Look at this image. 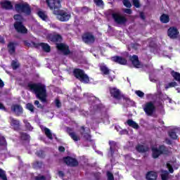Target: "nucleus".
I'll use <instances>...</instances> for the list:
<instances>
[{
  "instance_id": "obj_46",
  "label": "nucleus",
  "mask_w": 180,
  "mask_h": 180,
  "mask_svg": "<svg viewBox=\"0 0 180 180\" xmlns=\"http://www.w3.org/2000/svg\"><path fill=\"white\" fill-rule=\"evenodd\" d=\"M34 104L39 108V109H44V105L40 104L39 101H35Z\"/></svg>"
},
{
  "instance_id": "obj_42",
  "label": "nucleus",
  "mask_w": 180,
  "mask_h": 180,
  "mask_svg": "<svg viewBox=\"0 0 180 180\" xmlns=\"http://www.w3.org/2000/svg\"><path fill=\"white\" fill-rule=\"evenodd\" d=\"M122 4L126 8H131V3L129 0H122Z\"/></svg>"
},
{
  "instance_id": "obj_14",
  "label": "nucleus",
  "mask_w": 180,
  "mask_h": 180,
  "mask_svg": "<svg viewBox=\"0 0 180 180\" xmlns=\"http://www.w3.org/2000/svg\"><path fill=\"white\" fill-rule=\"evenodd\" d=\"M167 36L169 39H172L175 40V39H178V36H179V31L176 27H170L167 30Z\"/></svg>"
},
{
  "instance_id": "obj_31",
  "label": "nucleus",
  "mask_w": 180,
  "mask_h": 180,
  "mask_svg": "<svg viewBox=\"0 0 180 180\" xmlns=\"http://www.w3.org/2000/svg\"><path fill=\"white\" fill-rule=\"evenodd\" d=\"M20 136L21 140H23L24 141H27L30 140V135H29L26 132H20Z\"/></svg>"
},
{
  "instance_id": "obj_43",
  "label": "nucleus",
  "mask_w": 180,
  "mask_h": 180,
  "mask_svg": "<svg viewBox=\"0 0 180 180\" xmlns=\"http://www.w3.org/2000/svg\"><path fill=\"white\" fill-rule=\"evenodd\" d=\"M20 66L19 63L16 60H12L11 67L13 70H18V68Z\"/></svg>"
},
{
  "instance_id": "obj_34",
  "label": "nucleus",
  "mask_w": 180,
  "mask_h": 180,
  "mask_svg": "<svg viewBox=\"0 0 180 180\" xmlns=\"http://www.w3.org/2000/svg\"><path fill=\"white\" fill-rule=\"evenodd\" d=\"M109 146H110V151L111 153V155H113V154H115L114 147L115 146H116V142H115L114 141H110Z\"/></svg>"
},
{
  "instance_id": "obj_38",
  "label": "nucleus",
  "mask_w": 180,
  "mask_h": 180,
  "mask_svg": "<svg viewBox=\"0 0 180 180\" xmlns=\"http://www.w3.org/2000/svg\"><path fill=\"white\" fill-rule=\"evenodd\" d=\"M0 179L2 180H8V177L6 176V173L5 170L0 169Z\"/></svg>"
},
{
  "instance_id": "obj_15",
  "label": "nucleus",
  "mask_w": 180,
  "mask_h": 180,
  "mask_svg": "<svg viewBox=\"0 0 180 180\" xmlns=\"http://www.w3.org/2000/svg\"><path fill=\"white\" fill-rule=\"evenodd\" d=\"M32 46H34V47H35V49H37L38 47H41L42 50L44 51H45V53H50V51H51V47H50V45H49V44H46V43H40V44H36V42L32 41L31 42Z\"/></svg>"
},
{
  "instance_id": "obj_49",
  "label": "nucleus",
  "mask_w": 180,
  "mask_h": 180,
  "mask_svg": "<svg viewBox=\"0 0 180 180\" xmlns=\"http://www.w3.org/2000/svg\"><path fill=\"white\" fill-rule=\"evenodd\" d=\"M55 105L56 108H58V109H60V108H61L62 105H61V101H60V99L56 98L55 100Z\"/></svg>"
},
{
  "instance_id": "obj_24",
  "label": "nucleus",
  "mask_w": 180,
  "mask_h": 180,
  "mask_svg": "<svg viewBox=\"0 0 180 180\" xmlns=\"http://www.w3.org/2000/svg\"><path fill=\"white\" fill-rule=\"evenodd\" d=\"M157 178H158V174L154 171L148 172L146 174L147 180H157Z\"/></svg>"
},
{
  "instance_id": "obj_40",
  "label": "nucleus",
  "mask_w": 180,
  "mask_h": 180,
  "mask_svg": "<svg viewBox=\"0 0 180 180\" xmlns=\"http://www.w3.org/2000/svg\"><path fill=\"white\" fill-rule=\"evenodd\" d=\"M13 19L14 20H16V22H22L23 17L20 14H15L13 16Z\"/></svg>"
},
{
  "instance_id": "obj_52",
  "label": "nucleus",
  "mask_w": 180,
  "mask_h": 180,
  "mask_svg": "<svg viewBox=\"0 0 180 180\" xmlns=\"http://www.w3.org/2000/svg\"><path fill=\"white\" fill-rule=\"evenodd\" d=\"M167 166L169 169V172H170V174H173L174 173V168H172V166H171V165H169V163L167 164Z\"/></svg>"
},
{
  "instance_id": "obj_6",
  "label": "nucleus",
  "mask_w": 180,
  "mask_h": 180,
  "mask_svg": "<svg viewBox=\"0 0 180 180\" xmlns=\"http://www.w3.org/2000/svg\"><path fill=\"white\" fill-rule=\"evenodd\" d=\"M169 153L168 148L165 145H160L159 148H152L153 158H158L160 155H167Z\"/></svg>"
},
{
  "instance_id": "obj_37",
  "label": "nucleus",
  "mask_w": 180,
  "mask_h": 180,
  "mask_svg": "<svg viewBox=\"0 0 180 180\" xmlns=\"http://www.w3.org/2000/svg\"><path fill=\"white\" fill-rule=\"evenodd\" d=\"M34 168H37V169H40L43 167V162L41 161H36L33 164Z\"/></svg>"
},
{
  "instance_id": "obj_30",
  "label": "nucleus",
  "mask_w": 180,
  "mask_h": 180,
  "mask_svg": "<svg viewBox=\"0 0 180 180\" xmlns=\"http://www.w3.org/2000/svg\"><path fill=\"white\" fill-rule=\"evenodd\" d=\"M171 75L173 77L175 81H177L180 84V73L178 72H175L174 70H172L171 72Z\"/></svg>"
},
{
  "instance_id": "obj_11",
  "label": "nucleus",
  "mask_w": 180,
  "mask_h": 180,
  "mask_svg": "<svg viewBox=\"0 0 180 180\" xmlns=\"http://www.w3.org/2000/svg\"><path fill=\"white\" fill-rule=\"evenodd\" d=\"M14 29L16 30L17 33H20V34H27V28L23 25L22 21H15L14 22Z\"/></svg>"
},
{
  "instance_id": "obj_29",
  "label": "nucleus",
  "mask_w": 180,
  "mask_h": 180,
  "mask_svg": "<svg viewBox=\"0 0 180 180\" xmlns=\"http://www.w3.org/2000/svg\"><path fill=\"white\" fill-rule=\"evenodd\" d=\"M136 150L138 153H147L148 151V149L146 146L140 144L136 146Z\"/></svg>"
},
{
  "instance_id": "obj_33",
  "label": "nucleus",
  "mask_w": 180,
  "mask_h": 180,
  "mask_svg": "<svg viewBox=\"0 0 180 180\" xmlns=\"http://www.w3.org/2000/svg\"><path fill=\"white\" fill-rule=\"evenodd\" d=\"M23 123L25 124L26 130L28 131H32L33 130V127H32L30 122H27V120H23Z\"/></svg>"
},
{
  "instance_id": "obj_57",
  "label": "nucleus",
  "mask_w": 180,
  "mask_h": 180,
  "mask_svg": "<svg viewBox=\"0 0 180 180\" xmlns=\"http://www.w3.org/2000/svg\"><path fill=\"white\" fill-rule=\"evenodd\" d=\"M58 150L60 153H64L65 151V148H64V146H59Z\"/></svg>"
},
{
  "instance_id": "obj_48",
  "label": "nucleus",
  "mask_w": 180,
  "mask_h": 180,
  "mask_svg": "<svg viewBox=\"0 0 180 180\" xmlns=\"http://www.w3.org/2000/svg\"><path fill=\"white\" fill-rule=\"evenodd\" d=\"M136 95H137V96H139V98H144V92L140 91V90H137L135 91Z\"/></svg>"
},
{
  "instance_id": "obj_35",
  "label": "nucleus",
  "mask_w": 180,
  "mask_h": 180,
  "mask_svg": "<svg viewBox=\"0 0 180 180\" xmlns=\"http://www.w3.org/2000/svg\"><path fill=\"white\" fill-rule=\"evenodd\" d=\"M95 112H102L105 109V106L102 104H96L94 106Z\"/></svg>"
},
{
  "instance_id": "obj_7",
  "label": "nucleus",
  "mask_w": 180,
  "mask_h": 180,
  "mask_svg": "<svg viewBox=\"0 0 180 180\" xmlns=\"http://www.w3.org/2000/svg\"><path fill=\"white\" fill-rule=\"evenodd\" d=\"M79 133L84 137L86 141H92V136H91V129L85 125L81 126L79 129Z\"/></svg>"
},
{
  "instance_id": "obj_16",
  "label": "nucleus",
  "mask_w": 180,
  "mask_h": 180,
  "mask_svg": "<svg viewBox=\"0 0 180 180\" xmlns=\"http://www.w3.org/2000/svg\"><path fill=\"white\" fill-rule=\"evenodd\" d=\"M111 60L116 64H120V65H127V60L126 58H123L119 56H115L111 57Z\"/></svg>"
},
{
  "instance_id": "obj_50",
  "label": "nucleus",
  "mask_w": 180,
  "mask_h": 180,
  "mask_svg": "<svg viewBox=\"0 0 180 180\" xmlns=\"http://www.w3.org/2000/svg\"><path fill=\"white\" fill-rule=\"evenodd\" d=\"M107 176H108V180H115L113 174H112V172H107Z\"/></svg>"
},
{
  "instance_id": "obj_20",
  "label": "nucleus",
  "mask_w": 180,
  "mask_h": 180,
  "mask_svg": "<svg viewBox=\"0 0 180 180\" xmlns=\"http://www.w3.org/2000/svg\"><path fill=\"white\" fill-rule=\"evenodd\" d=\"M10 124L15 131L20 130V122L12 117H10Z\"/></svg>"
},
{
  "instance_id": "obj_63",
  "label": "nucleus",
  "mask_w": 180,
  "mask_h": 180,
  "mask_svg": "<svg viewBox=\"0 0 180 180\" xmlns=\"http://www.w3.org/2000/svg\"><path fill=\"white\" fill-rule=\"evenodd\" d=\"M166 141H167V144H169V145L172 144V141L169 139H166Z\"/></svg>"
},
{
  "instance_id": "obj_32",
  "label": "nucleus",
  "mask_w": 180,
  "mask_h": 180,
  "mask_svg": "<svg viewBox=\"0 0 180 180\" xmlns=\"http://www.w3.org/2000/svg\"><path fill=\"white\" fill-rule=\"evenodd\" d=\"M44 131L46 137L49 139V140H53V134L51 133L50 129L45 127L44 128Z\"/></svg>"
},
{
  "instance_id": "obj_56",
  "label": "nucleus",
  "mask_w": 180,
  "mask_h": 180,
  "mask_svg": "<svg viewBox=\"0 0 180 180\" xmlns=\"http://www.w3.org/2000/svg\"><path fill=\"white\" fill-rule=\"evenodd\" d=\"M58 176H60V178H64V176H65V174H64V172L63 171H58Z\"/></svg>"
},
{
  "instance_id": "obj_62",
  "label": "nucleus",
  "mask_w": 180,
  "mask_h": 180,
  "mask_svg": "<svg viewBox=\"0 0 180 180\" xmlns=\"http://www.w3.org/2000/svg\"><path fill=\"white\" fill-rule=\"evenodd\" d=\"M25 46H27V47H30L32 46V44L29 43L27 41H24Z\"/></svg>"
},
{
  "instance_id": "obj_59",
  "label": "nucleus",
  "mask_w": 180,
  "mask_h": 180,
  "mask_svg": "<svg viewBox=\"0 0 180 180\" xmlns=\"http://www.w3.org/2000/svg\"><path fill=\"white\" fill-rule=\"evenodd\" d=\"M125 13H127L128 15H131V9L130 8H127L124 11Z\"/></svg>"
},
{
  "instance_id": "obj_17",
  "label": "nucleus",
  "mask_w": 180,
  "mask_h": 180,
  "mask_svg": "<svg viewBox=\"0 0 180 180\" xmlns=\"http://www.w3.org/2000/svg\"><path fill=\"white\" fill-rule=\"evenodd\" d=\"M47 39L52 43H61L63 41V37L60 34H50L48 35Z\"/></svg>"
},
{
  "instance_id": "obj_58",
  "label": "nucleus",
  "mask_w": 180,
  "mask_h": 180,
  "mask_svg": "<svg viewBox=\"0 0 180 180\" xmlns=\"http://www.w3.org/2000/svg\"><path fill=\"white\" fill-rule=\"evenodd\" d=\"M0 43L1 44H5V39L4 38V37H1L0 35Z\"/></svg>"
},
{
  "instance_id": "obj_44",
  "label": "nucleus",
  "mask_w": 180,
  "mask_h": 180,
  "mask_svg": "<svg viewBox=\"0 0 180 180\" xmlns=\"http://www.w3.org/2000/svg\"><path fill=\"white\" fill-rule=\"evenodd\" d=\"M178 84L176 82H172L168 84V86L165 87L166 89H168V88H174Z\"/></svg>"
},
{
  "instance_id": "obj_36",
  "label": "nucleus",
  "mask_w": 180,
  "mask_h": 180,
  "mask_svg": "<svg viewBox=\"0 0 180 180\" xmlns=\"http://www.w3.org/2000/svg\"><path fill=\"white\" fill-rule=\"evenodd\" d=\"M169 136L172 140H176L178 139V135H176V132L174 130L169 131Z\"/></svg>"
},
{
  "instance_id": "obj_54",
  "label": "nucleus",
  "mask_w": 180,
  "mask_h": 180,
  "mask_svg": "<svg viewBox=\"0 0 180 180\" xmlns=\"http://www.w3.org/2000/svg\"><path fill=\"white\" fill-rule=\"evenodd\" d=\"M139 16L142 20H146V15L144 14V12L141 11L139 13Z\"/></svg>"
},
{
  "instance_id": "obj_10",
  "label": "nucleus",
  "mask_w": 180,
  "mask_h": 180,
  "mask_svg": "<svg viewBox=\"0 0 180 180\" xmlns=\"http://www.w3.org/2000/svg\"><path fill=\"white\" fill-rule=\"evenodd\" d=\"M112 18L117 25H126L127 23V18L118 13H112Z\"/></svg>"
},
{
  "instance_id": "obj_3",
  "label": "nucleus",
  "mask_w": 180,
  "mask_h": 180,
  "mask_svg": "<svg viewBox=\"0 0 180 180\" xmlns=\"http://www.w3.org/2000/svg\"><path fill=\"white\" fill-rule=\"evenodd\" d=\"M72 74L75 79L80 81V82H83V84H89V76L85 73L84 70L80 68H75Z\"/></svg>"
},
{
  "instance_id": "obj_21",
  "label": "nucleus",
  "mask_w": 180,
  "mask_h": 180,
  "mask_svg": "<svg viewBox=\"0 0 180 180\" xmlns=\"http://www.w3.org/2000/svg\"><path fill=\"white\" fill-rule=\"evenodd\" d=\"M11 111L15 113L16 116H20L23 113V108L19 104H14L11 106Z\"/></svg>"
},
{
  "instance_id": "obj_41",
  "label": "nucleus",
  "mask_w": 180,
  "mask_h": 180,
  "mask_svg": "<svg viewBox=\"0 0 180 180\" xmlns=\"http://www.w3.org/2000/svg\"><path fill=\"white\" fill-rule=\"evenodd\" d=\"M94 2L96 5V6H103V5H105V4L103 3V0H94Z\"/></svg>"
},
{
  "instance_id": "obj_13",
  "label": "nucleus",
  "mask_w": 180,
  "mask_h": 180,
  "mask_svg": "<svg viewBox=\"0 0 180 180\" xmlns=\"http://www.w3.org/2000/svg\"><path fill=\"white\" fill-rule=\"evenodd\" d=\"M63 162L68 167H78L79 162L78 160L75 158H72L70 156H67L63 158Z\"/></svg>"
},
{
  "instance_id": "obj_4",
  "label": "nucleus",
  "mask_w": 180,
  "mask_h": 180,
  "mask_svg": "<svg viewBox=\"0 0 180 180\" xmlns=\"http://www.w3.org/2000/svg\"><path fill=\"white\" fill-rule=\"evenodd\" d=\"M109 91L110 95L111 98H113V99H116L117 101L124 99V101H125L126 102H131V100H130V98L126 97L124 94H122L120 89L116 87H110Z\"/></svg>"
},
{
  "instance_id": "obj_53",
  "label": "nucleus",
  "mask_w": 180,
  "mask_h": 180,
  "mask_svg": "<svg viewBox=\"0 0 180 180\" xmlns=\"http://www.w3.org/2000/svg\"><path fill=\"white\" fill-rule=\"evenodd\" d=\"M162 180H168V173L161 174Z\"/></svg>"
},
{
  "instance_id": "obj_39",
  "label": "nucleus",
  "mask_w": 180,
  "mask_h": 180,
  "mask_svg": "<svg viewBox=\"0 0 180 180\" xmlns=\"http://www.w3.org/2000/svg\"><path fill=\"white\" fill-rule=\"evenodd\" d=\"M27 110H30L32 113H34V105L33 104L28 103L26 105Z\"/></svg>"
},
{
  "instance_id": "obj_22",
  "label": "nucleus",
  "mask_w": 180,
  "mask_h": 180,
  "mask_svg": "<svg viewBox=\"0 0 180 180\" xmlns=\"http://www.w3.org/2000/svg\"><path fill=\"white\" fill-rule=\"evenodd\" d=\"M129 60L135 68H140V60H139V56L137 55L130 56Z\"/></svg>"
},
{
  "instance_id": "obj_9",
  "label": "nucleus",
  "mask_w": 180,
  "mask_h": 180,
  "mask_svg": "<svg viewBox=\"0 0 180 180\" xmlns=\"http://www.w3.org/2000/svg\"><path fill=\"white\" fill-rule=\"evenodd\" d=\"M155 105L153 101L146 103L143 107V110L147 116H153L155 112Z\"/></svg>"
},
{
  "instance_id": "obj_25",
  "label": "nucleus",
  "mask_w": 180,
  "mask_h": 180,
  "mask_svg": "<svg viewBox=\"0 0 180 180\" xmlns=\"http://www.w3.org/2000/svg\"><path fill=\"white\" fill-rule=\"evenodd\" d=\"M8 50L10 56H13V54L16 53V47L15 46V44H13V42L8 43Z\"/></svg>"
},
{
  "instance_id": "obj_28",
  "label": "nucleus",
  "mask_w": 180,
  "mask_h": 180,
  "mask_svg": "<svg viewBox=\"0 0 180 180\" xmlns=\"http://www.w3.org/2000/svg\"><path fill=\"white\" fill-rule=\"evenodd\" d=\"M160 20L161 23H168L169 22V15L163 13L162 15H160Z\"/></svg>"
},
{
  "instance_id": "obj_27",
  "label": "nucleus",
  "mask_w": 180,
  "mask_h": 180,
  "mask_svg": "<svg viewBox=\"0 0 180 180\" xmlns=\"http://www.w3.org/2000/svg\"><path fill=\"white\" fill-rule=\"evenodd\" d=\"M37 15L39 18H40L42 20H44L45 22H47V20H49V16L46 15V12L43 11H39L37 12Z\"/></svg>"
},
{
  "instance_id": "obj_1",
  "label": "nucleus",
  "mask_w": 180,
  "mask_h": 180,
  "mask_svg": "<svg viewBox=\"0 0 180 180\" xmlns=\"http://www.w3.org/2000/svg\"><path fill=\"white\" fill-rule=\"evenodd\" d=\"M63 0H46V4L50 11H53V15H56L60 22H68L71 19V14L68 10H61Z\"/></svg>"
},
{
  "instance_id": "obj_45",
  "label": "nucleus",
  "mask_w": 180,
  "mask_h": 180,
  "mask_svg": "<svg viewBox=\"0 0 180 180\" xmlns=\"http://www.w3.org/2000/svg\"><path fill=\"white\" fill-rule=\"evenodd\" d=\"M132 4L135 8H140V6H141L140 4V1L139 0H132Z\"/></svg>"
},
{
  "instance_id": "obj_18",
  "label": "nucleus",
  "mask_w": 180,
  "mask_h": 180,
  "mask_svg": "<svg viewBox=\"0 0 180 180\" xmlns=\"http://www.w3.org/2000/svg\"><path fill=\"white\" fill-rule=\"evenodd\" d=\"M66 131L73 141H79L81 138L77 135V133L74 131V129L70 127L66 128Z\"/></svg>"
},
{
  "instance_id": "obj_5",
  "label": "nucleus",
  "mask_w": 180,
  "mask_h": 180,
  "mask_svg": "<svg viewBox=\"0 0 180 180\" xmlns=\"http://www.w3.org/2000/svg\"><path fill=\"white\" fill-rule=\"evenodd\" d=\"M14 8L18 13H25L27 16L32 15V8L30 5L26 2L15 4Z\"/></svg>"
},
{
  "instance_id": "obj_60",
  "label": "nucleus",
  "mask_w": 180,
  "mask_h": 180,
  "mask_svg": "<svg viewBox=\"0 0 180 180\" xmlns=\"http://www.w3.org/2000/svg\"><path fill=\"white\" fill-rule=\"evenodd\" d=\"M4 86H5V83L0 78V88H4Z\"/></svg>"
},
{
  "instance_id": "obj_55",
  "label": "nucleus",
  "mask_w": 180,
  "mask_h": 180,
  "mask_svg": "<svg viewBox=\"0 0 180 180\" xmlns=\"http://www.w3.org/2000/svg\"><path fill=\"white\" fill-rule=\"evenodd\" d=\"M0 110L8 112V110L6 109V108H5V105H4V104H2L1 103H0Z\"/></svg>"
},
{
  "instance_id": "obj_61",
  "label": "nucleus",
  "mask_w": 180,
  "mask_h": 180,
  "mask_svg": "<svg viewBox=\"0 0 180 180\" xmlns=\"http://www.w3.org/2000/svg\"><path fill=\"white\" fill-rule=\"evenodd\" d=\"M37 155H38V157H42L43 155V150H39L37 153Z\"/></svg>"
},
{
  "instance_id": "obj_47",
  "label": "nucleus",
  "mask_w": 180,
  "mask_h": 180,
  "mask_svg": "<svg viewBox=\"0 0 180 180\" xmlns=\"http://www.w3.org/2000/svg\"><path fill=\"white\" fill-rule=\"evenodd\" d=\"M6 146V139L4 136H0V146Z\"/></svg>"
},
{
  "instance_id": "obj_23",
  "label": "nucleus",
  "mask_w": 180,
  "mask_h": 180,
  "mask_svg": "<svg viewBox=\"0 0 180 180\" xmlns=\"http://www.w3.org/2000/svg\"><path fill=\"white\" fill-rule=\"evenodd\" d=\"M0 5L1 8L3 9H6V11H10L11 9H13V6L12 5V3L7 0L1 1Z\"/></svg>"
},
{
  "instance_id": "obj_8",
  "label": "nucleus",
  "mask_w": 180,
  "mask_h": 180,
  "mask_svg": "<svg viewBox=\"0 0 180 180\" xmlns=\"http://www.w3.org/2000/svg\"><path fill=\"white\" fill-rule=\"evenodd\" d=\"M82 40L85 44H94L95 43V36L92 32H86L82 35Z\"/></svg>"
},
{
  "instance_id": "obj_19",
  "label": "nucleus",
  "mask_w": 180,
  "mask_h": 180,
  "mask_svg": "<svg viewBox=\"0 0 180 180\" xmlns=\"http://www.w3.org/2000/svg\"><path fill=\"white\" fill-rule=\"evenodd\" d=\"M100 71L103 74V75H108V79L110 82L113 81V77L110 75L112 70L108 69L106 65H101L100 66Z\"/></svg>"
},
{
  "instance_id": "obj_12",
  "label": "nucleus",
  "mask_w": 180,
  "mask_h": 180,
  "mask_svg": "<svg viewBox=\"0 0 180 180\" xmlns=\"http://www.w3.org/2000/svg\"><path fill=\"white\" fill-rule=\"evenodd\" d=\"M56 49H58L59 51H61L63 56H70V54H71L70 46L64 43H57Z\"/></svg>"
},
{
  "instance_id": "obj_51",
  "label": "nucleus",
  "mask_w": 180,
  "mask_h": 180,
  "mask_svg": "<svg viewBox=\"0 0 180 180\" xmlns=\"http://www.w3.org/2000/svg\"><path fill=\"white\" fill-rule=\"evenodd\" d=\"M34 180H47L46 176L41 175V176H36L34 177Z\"/></svg>"
},
{
  "instance_id": "obj_26",
  "label": "nucleus",
  "mask_w": 180,
  "mask_h": 180,
  "mask_svg": "<svg viewBox=\"0 0 180 180\" xmlns=\"http://www.w3.org/2000/svg\"><path fill=\"white\" fill-rule=\"evenodd\" d=\"M127 124H128L129 127H132V129H135L136 130H138V129H140V126H139V124H137L133 120H130V119L127 120Z\"/></svg>"
},
{
  "instance_id": "obj_64",
  "label": "nucleus",
  "mask_w": 180,
  "mask_h": 180,
  "mask_svg": "<svg viewBox=\"0 0 180 180\" xmlns=\"http://www.w3.org/2000/svg\"><path fill=\"white\" fill-rule=\"evenodd\" d=\"M84 9H86V11H88V8L86 7H83L82 10L84 11Z\"/></svg>"
},
{
  "instance_id": "obj_2",
  "label": "nucleus",
  "mask_w": 180,
  "mask_h": 180,
  "mask_svg": "<svg viewBox=\"0 0 180 180\" xmlns=\"http://www.w3.org/2000/svg\"><path fill=\"white\" fill-rule=\"evenodd\" d=\"M28 88L30 91H33L36 97L41 101L44 103H47V89L46 85L42 83H28Z\"/></svg>"
}]
</instances>
